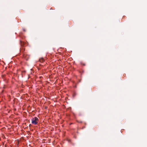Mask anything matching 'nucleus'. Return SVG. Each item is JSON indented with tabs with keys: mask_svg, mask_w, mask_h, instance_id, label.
<instances>
[{
	"mask_svg": "<svg viewBox=\"0 0 147 147\" xmlns=\"http://www.w3.org/2000/svg\"><path fill=\"white\" fill-rule=\"evenodd\" d=\"M81 64H82V65H83L85 66V64H84V63H81Z\"/></svg>",
	"mask_w": 147,
	"mask_h": 147,
	"instance_id": "3",
	"label": "nucleus"
},
{
	"mask_svg": "<svg viewBox=\"0 0 147 147\" xmlns=\"http://www.w3.org/2000/svg\"><path fill=\"white\" fill-rule=\"evenodd\" d=\"M39 61L41 63H42L44 61V59L43 58H40L39 59Z\"/></svg>",
	"mask_w": 147,
	"mask_h": 147,
	"instance_id": "2",
	"label": "nucleus"
},
{
	"mask_svg": "<svg viewBox=\"0 0 147 147\" xmlns=\"http://www.w3.org/2000/svg\"><path fill=\"white\" fill-rule=\"evenodd\" d=\"M38 119L37 117H34L32 119V123L33 124L36 125L38 123Z\"/></svg>",
	"mask_w": 147,
	"mask_h": 147,
	"instance_id": "1",
	"label": "nucleus"
},
{
	"mask_svg": "<svg viewBox=\"0 0 147 147\" xmlns=\"http://www.w3.org/2000/svg\"><path fill=\"white\" fill-rule=\"evenodd\" d=\"M24 31H25V30H24Z\"/></svg>",
	"mask_w": 147,
	"mask_h": 147,
	"instance_id": "4",
	"label": "nucleus"
}]
</instances>
